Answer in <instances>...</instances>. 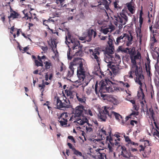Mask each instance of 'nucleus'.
I'll use <instances>...</instances> for the list:
<instances>
[{
  "label": "nucleus",
  "mask_w": 159,
  "mask_h": 159,
  "mask_svg": "<svg viewBox=\"0 0 159 159\" xmlns=\"http://www.w3.org/2000/svg\"><path fill=\"white\" fill-rule=\"evenodd\" d=\"M109 136H107V137L106 140L107 141H109L110 143L111 144L112 146H118L120 148L121 146L119 145V143L117 141L116 139H113L111 137V131H110L108 132Z\"/></svg>",
  "instance_id": "obj_19"
},
{
  "label": "nucleus",
  "mask_w": 159,
  "mask_h": 159,
  "mask_svg": "<svg viewBox=\"0 0 159 159\" xmlns=\"http://www.w3.org/2000/svg\"><path fill=\"white\" fill-rule=\"evenodd\" d=\"M113 30V27L112 26L109 28H107L104 29H101V32L104 34H107L109 32H111Z\"/></svg>",
  "instance_id": "obj_31"
},
{
  "label": "nucleus",
  "mask_w": 159,
  "mask_h": 159,
  "mask_svg": "<svg viewBox=\"0 0 159 159\" xmlns=\"http://www.w3.org/2000/svg\"><path fill=\"white\" fill-rule=\"evenodd\" d=\"M130 150H131L132 152H135V151H137V148H134V147L132 148H130Z\"/></svg>",
  "instance_id": "obj_63"
},
{
  "label": "nucleus",
  "mask_w": 159,
  "mask_h": 159,
  "mask_svg": "<svg viewBox=\"0 0 159 159\" xmlns=\"http://www.w3.org/2000/svg\"><path fill=\"white\" fill-rule=\"evenodd\" d=\"M99 85L100 86L99 92H100V95L104 98H105L106 95L103 94L102 93L107 92H112L114 91L119 90L117 84L111 82L107 78H105V81H101Z\"/></svg>",
  "instance_id": "obj_3"
},
{
  "label": "nucleus",
  "mask_w": 159,
  "mask_h": 159,
  "mask_svg": "<svg viewBox=\"0 0 159 159\" xmlns=\"http://www.w3.org/2000/svg\"><path fill=\"white\" fill-rule=\"evenodd\" d=\"M83 61L84 60L81 58H75L73 59L72 61L70 63L69 65L76 68L83 65Z\"/></svg>",
  "instance_id": "obj_17"
},
{
  "label": "nucleus",
  "mask_w": 159,
  "mask_h": 159,
  "mask_svg": "<svg viewBox=\"0 0 159 159\" xmlns=\"http://www.w3.org/2000/svg\"><path fill=\"white\" fill-rule=\"evenodd\" d=\"M110 113L111 114H112V115H113L116 119L119 122H120V119H122V116H121L119 113L113 111H111Z\"/></svg>",
  "instance_id": "obj_26"
},
{
  "label": "nucleus",
  "mask_w": 159,
  "mask_h": 159,
  "mask_svg": "<svg viewBox=\"0 0 159 159\" xmlns=\"http://www.w3.org/2000/svg\"><path fill=\"white\" fill-rule=\"evenodd\" d=\"M123 11V12H124V13H125V14L126 15V16L127 17V15H128L129 16H131V13H128L127 12V11H125V10H122V11L120 13H122V11Z\"/></svg>",
  "instance_id": "obj_58"
},
{
  "label": "nucleus",
  "mask_w": 159,
  "mask_h": 159,
  "mask_svg": "<svg viewBox=\"0 0 159 159\" xmlns=\"http://www.w3.org/2000/svg\"><path fill=\"white\" fill-rule=\"evenodd\" d=\"M130 102L134 105V107L135 106V102L134 100H131L130 101Z\"/></svg>",
  "instance_id": "obj_62"
},
{
  "label": "nucleus",
  "mask_w": 159,
  "mask_h": 159,
  "mask_svg": "<svg viewBox=\"0 0 159 159\" xmlns=\"http://www.w3.org/2000/svg\"><path fill=\"white\" fill-rule=\"evenodd\" d=\"M65 0H56V3L59 6L63 7L66 5H63Z\"/></svg>",
  "instance_id": "obj_37"
},
{
  "label": "nucleus",
  "mask_w": 159,
  "mask_h": 159,
  "mask_svg": "<svg viewBox=\"0 0 159 159\" xmlns=\"http://www.w3.org/2000/svg\"><path fill=\"white\" fill-rule=\"evenodd\" d=\"M18 16L19 14L17 13L15 11H13L11 13L10 16H8V17L9 19L12 18H16L18 17Z\"/></svg>",
  "instance_id": "obj_36"
},
{
  "label": "nucleus",
  "mask_w": 159,
  "mask_h": 159,
  "mask_svg": "<svg viewBox=\"0 0 159 159\" xmlns=\"http://www.w3.org/2000/svg\"><path fill=\"white\" fill-rule=\"evenodd\" d=\"M145 68L146 71L148 75L150 77L152 75V74L151 73V66L150 64V60L149 59H147V61L145 63Z\"/></svg>",
  "instance_id": "obj_23"
},
{
  "label": "nucleus",
  "mask_w": 159,
  "mask_h": 159,
  "mask_svg": "<svg viewBox=\"0 0 159 159\" xmlns=\"http://www.w3.org/2000/svg\"><path fill=\"white\" fill-rule=\"evenodd\" d=\"M44 63L45 64V69L47 70L50 69V68L52 67V64L49 60H48V61H45Z\"/></svg>",
  "instance_id": "obj_27"
},
{
  "label": "nucleus",
  "mask_w": 159,
  "mask_h": 159,
  "mask_svg": "<svg viewBox=\"0 0 159 159\" xmlns=\"http://www.w3.org/2000/svg\"><path fill=\"white\" fill-rule=\"evenodd\" d=\"M88 34H89V41H91L92 39V37L93 36V34L94 37L95 38L96 35L97 33L96 31H94L93 29H91L90 30L88 31Z\"/></svg>",
  "instance_id": "obj_30"
},
{
  "label": "nucleus",
  "mask_w": 159,
  "mask_h": 159,
  "mask_svg": "<svg viewBox=\"0 0 159 159\" xmlns=\"http://www.w3.org/2000/svg\"><path fill=\"white\" fill-rule=\"evenodd\" d=\"M82 65L77 68V75L79 79V82L81 83L87 82L88 83L92 79L91 76L89 75H85V70L84 68Z\"/></svg>",
  "instance_id": "obj_5"
},
{
  "label": "nucleus",
  "mask_w": 159,
  "mask_h": 159,
  "mask_svg": "<svg viewBox=\"0 0 159 159\" xmlns=\"http://www.w3.org/2000/svg\"><path fill=\"white\" fill-rule=\"evenodd\" d=\"M51 47L52 48V50L55 52L54 49L57 48V43L54 39H51Z\"/></svg>",
  "instance_id": "obj_35"
},
{
  "label": "nucleus",
  "mask_w": 159,
  "mask_h": 159,
  "mask_svg": "<svg viewBox=\"0 0 159 159\" xmlns=\"http://www.w3.org/2000/svg\"><path fill=\"white\" fill-rule=\"evenodd\" d=\"M81 118L82 119H79L77 120H75L74 122L76 123V125L78 124L80 125H83L84 123H86L88 125V126L91 127H93V124H91L89 123V120L86 117L83 116Z\"/></svg>",
  "instance_id": "obj_18"
},
{
  "label": "nucleus",
  "mask_w": 159,
  "mask_h": 159,
  "mask_svg": "<svg viewBox=\"0 0 159 159\" xmlns=\"http://www.w3.org/2000/svg\"><path fill=\"white\" fill-rule=\"evenodd\" d=\"M65 91L66 93L67 96L68 97L69 96L70 98L72 99H73L74 98V95L77 93L75 92L71 91L70 90H65Z\"/></svg>",
  "instance_id": "obj_32"
},
{
  "label": "nucleus",
  "mask_w": 159,
  "mask_h": 159,
  "mask_svg": "<svg viewBox=\"0 0 159 159\" xmlns=\"http://www.w3.org/2000/svg\"><path fill=\"white\" fill-rule=\"evenodd\" d=\"M69 117L67 113H62L58 117V121L62 126H66L67 124L68 120Z\"/></svg>",
  "instance_id": "obj_14"
},
{
  "label": "nucleus",
  "mask_w": 159,
  "mask_h": 159,
  "mask_svg": "<svg viewBox=\"0 0 159 159\" xmlns=\"http://www.w3.org/2000/svg\"><path fill=\"white\" fill-rule=\"evenodd\" d=\"M76 97L78 101L83 105L86 104V98L85 95L82 94L76 93Z\"/></svg>",
  "instance_id": "obj_21"
},
{
  "label": "nucleus",
  "mask_w": 159,
  "mask_h": 159,
  "mask_svg": "<svg viewBox=\"0 0 159 159\" xmlns=\"http://www.w3.org/2000/svg\"><path fill=\"white\" fill-rule=\"evenodd\" d=\"M55 101H56L57 107L58 109H66L70 107V102L69 99L66 98L63 99V102L60 100L58 97L55 96Z\"/></svg>",
  "instance_id": "obj_10"
},
{
  "label": "nucleus",
  "mask_w": 159,
  "mask_h": 159,
  "mask_svg": "<svg viewBox=\"0 0 159 159\" xmlns=\"http://www.w3.org/2000/svg\"><path fill=\"white\" fill-rule=\"evenodd\" d=\"M131 145H133L134 147H136L138 145V144L131 141L130 142H128L127 144H126V145L127 146H130Z\"/></svg>",
  "instance_id": "obj_43"
},
{
  "label": "nucleus",
  "mask_w": 159,
  "mask_h": 159,
  "mask_svg": "<svg viewBox=\"0 0 159 159\" xmlns=\"http://www.w3.org/2000/svg\"><path fill=\"white\" fill-rule=\"evenodd\" d=\"M23 12L25 15L24 17H25L27 20L31 18V14L30 11H29L27 10H24Z\"/></svg>",
  "instance_id": "obj_28"
},
{
  "label": "nucleus",
  "mask_w": 159,
  "mask_h": 159,
  "mask_svg": "<svg viewBox=\"0 0 159 159\" xmlns=\"http://www.w3.org/2000/svg\"><path fill=\"white\" fill-rule=\"evenodd\" d=\"M149 111L150 113V116L151 118L154 120V115H155L154 111L152 108H150L149 109Z\"/></svg>",
  "instance_id": "obj_44"
},
{
  "label": "nucleus",
  "mask_w": 159,
  "mask_h": 159,
  "mask_svg": "<svg viewBox=\"0 0 159 159\" xmlns=\"http://www.w3.org/2000/svg\"><path fill=\"white\" fill-rule=\"evenodd\" d=\"M84 112H85V114H87L88 115H89L91 116H93V113L92 111L90 109H89L88 110H85L84 109Z\"/></svg>",
  "instance_id": "obj_45"
},
{
  "label": "nucleus",
  "mask_w": 159,
  "mask_h": 159,
  "mask_svg": "<svg viewBox=\"0 0 159 159\" xmlns=\"http://www.w3.org/2000/svg\"><path fill=\"white\" fill-rule=\"evenodd\" d=\"M1 16H2L1 20H2L3 21V22H4V21L5 20V16L4 15H1Z\"/></svg>",
  "instance_id": "obj_61"
},
{
  "label": "nucleus",
  "mask_w": 159,
  "mask_h": 159,
  "mask_svg": "<svg viewBox=\"0 0 159 159\" xmlns=\"http://www.w3.org/2000/svg\"><path fill=\"white\" fill-rule=\"evenodd\" d=\"M114 17L118 22L121 23L118 26L120 29L123 28V25H125L128 21V18L126 16L125 14L124 13L123 11L122 13H118L117 15L115 16Z\"/></svg>",
  "instance_id": "obj_11"
},
{
  "label": "nucleus",
  "mask_w": 159,
  "mask_h": 159,
  "mask_svg": "<svg viewBox=\"0 0 159 159\" xmlns=\"http://www.w3.org/2000/svg\"><path fill=\"white\" fill-rule=\"evenodd\" d=\"M86 37H80L79 39L83 41V40H85L86 41H87L88 42H89L90 41H89V40L88 39H87V38L86 39Z\"/></svg>",
  "instance_id": "obj_56"
},
{
  "label": "nucleus",
  "mask_w": 159,
  "mask_h": 159,
  "mask_svg": "<svg viewBox=\"0 0 159 159\" xmlns=\"http://www.w3.org/2000/svg\"><path fill=\"white\" fill-rule=\"evenodd\" d=\"M119 83L121 84V85H122L124 87H126L127 88H129L130 86L128 83L126 82L125 81H120L119 82Z\"/></svg>",
  "instance_id": "obj_38"
},
{
  "label": "nucleus",
  "mask_w": 159,
  "mask_h": 159,
  "mask_svg": "<svg viewBox=\"0 0 159 159\" xmlns=\"http://www.w3.org/2000/svg\"><path fill=\"white\" fill-rule=\"evenodd\" d=\"M89 51L90 52H92L91 54L93 59H94L95 61H96L98 64V66H99L101 63V59L99 57L101 51L100 48H96L94 50L90 49Z\"/></svg>",
  "instance_id": "obj_12"
},
{
  "label": "nucleus",
  "mask_w": 159,
  "mask_h": 159,
  "mask_svg": "<svg viewBox=\"0 0 159 159\" xmlns=\"http://www.w3.org/2000/svg\"><path fill=\"white\" fill-rule=\"evenodd\" d=\"M114 58H115L114 60V63H117V61H116V60H118V61H120V56L116 54L115 55V57H114Z\"/></svg>",
  "instance_id": "obj_47"
},
{
  "label": "nucleus",
  "mask_w": 159,
  "mask_h": 159,
  "mask_svg": "<svg viewBox=\"0 0 159 159\" xmlns=\"http://www.w3.org/2000/svg\"><path fill=\"white\" fill-rule=\"evenodd\" d=\"M140 90L138 92L137 96L139 99L144 100L145 95L143 92V90L141 87H140Z\"/></svg>",
  "instance_id": "obj_25"
},
{
  "label": "nucleus",
  "mask_w": 159,
  "mask_h": 159,
  "mask_svg": "<svg viewBox=\"0 0 159 159\" xmlns=\"http://www.w3.org/2000/svg\"><path fill=\"white\" fill-rule=\"evenodd\" d=\"M141 58V54L139 52H138L136 55L130 58L131 61L132 63V67L130 71L129 72V78H133L132 74H134L136 77L135 79V82L141 86L142 82L144 79V76L143 74V70L142 66L138 63L137 65L136 60L139 59Z\"/></svg>",
  "instance_id": "obj_2"
},
{
  "label": "nucleus",
  "mask_w": 159,
  "mask_h": 159,
  "mask_svg": "<svg viewBox=\"0 0 159 159\" xmlns=\"http://www.w3.org/2000/svg\"><path fill=\"white\" fill-rule=\"evenodd\" d=\"M153 28L156 29L155 30V33L159 35V20L156 22L153 26Z\"/></svg>",
  "instance_id": "obj_34"
},
{
  "label": "nucleus",
  "mask_w": 159,
  "mask_h": 159,
  "mask_svg": "<svg viewBox=\"0 0 159 159\" xmlns=\"http://www.w3.org/2000/svg\"><path fill=\"white\" fill-rule=\"evenodd\" d=\"M11 31H10V32L11 34H13L12 32L14 31V30L15 29V28L14 26H12L10 29Z\"/></svg>",
  "instance_id": "obj_64"
},
{
  "label": "nucleus",
  "mask_w": 159,
  "mask_h": 159,
  "mask_svg": "<svg viewBox=\"0 0 159 159\" xmlns=\"http://www.w3.org/2000/svg\"><path fill=\"white\" fill-rule=\"evenodd\" d=\"M111 109L110 107L107 106H105L104 110L100 109L99 113L98 115V120L105 122L107 119V115L110 118H112V114L109 112V110Z\"/></svg>",
  "instance_id": "obj_9"
},
{
  "label": "nucleus",
  "mask_w": 159,
  "mask_h": 159,
  "mask_svg": "<svg viewBox=\"0 0 159 159\" xmlns=\"http://www.w3.org/2000/svg\"><path fill=\"white\" fill-rule=\"evenodd\" d=\"M98 2L99 3L98 6L102 9H104L103 8L104 7L107 9L109 8L108 2L107 0L98 1Z\"/></svg>",
  "instance_id": "obj_20"
},
{
  "label": "nucleus",
  "mask_w": 159,
  "mask_h": 159,
  "mask_svg": "<svg viewBox=\"0 0 159 159\" xmlns=\"http://www.w3.org/2000/svg\"><path fill=\"white\" fill-rule=\"evenodd\" d=\"M126 49L128 50V53L130 55V58L133 57L136 54V51L135 48L134 47L130 48H127Z\"/></svg>",
  "instance_id": "obj_29"
},
{
  "label": "nucleus",
  "mask_w": 159,
  "mask_h": 159,
  "mask_svg": "<svg viewBox=\"0 0 159 159\" xmlns=\"http://www.w3.org/2000/svg\"><path fill=\"white\" fill-rule=\"evenodd\" d=\"M108 44L109 46L108 49H107L105 52V57L104 58V61L108 64H111V63L114 62L115 58L112 55L114 53V47L112 44V40L110 38H108Z\"/></svg>",
  "instance_id": "obj_4"
},
{
  "label": "nucleus",
  "mask_w": 159,
  "mask_h": 159,
  "mask_svg": "<svg viewBox=\"0 0 159 159\" xmlns=\"http://www.w3.org/2000/svg\"><path fill=\"white\" fill-rule=\"evenodd\" d=\"M124 137L125 139V141L126 142H130L131 141L130 139H129L128 136H126L125 134H124Z\"/></svg>",
  "instance_id": "obj_48"
},
{
  "label": "nucleus",
  "mask_w": 159,
  "mask_h": 159,
  "mask_svg": "<svg viewBox=\"0 0 159 159\" xmlns=\"http://www.w3.org/2000/svg\"><path fill=\"white\" fill-rule=\"evenodd\" d=\"M126 6L128 8V10L131 13V14H133L135 12V10L134 9V7L132 5V2H129L127 3L126 4Z\"/></svg>",
  "instance_id": "obj_24"
},
{
  "label": "nucleus",
  "mask_w": 159,
  "mask_h": 159,
  "mask_svg": "<svg viewBox=\"0 0 159 159\" xmlns=\"http://www.w3.org/2000/svg\"><path fill=\"white\" fill-rule=\"evenodd\" d=\"M73 154L76 155L77 156L81 157L82 156V153L78 150L76 149L75 148H73Z\"/></svg>",
  "instance_id": "obj_39"
},
{
  "label": "nucleus",
  "mask_w": 159,
  "mask_h": 159,
  "mask_svg": "<svg viewBox=\"0 0 159 159\" xmlns=\"http://www.w3.org/2000/svg\"><path fill=\"white\" fill-rule=\"evenodd\" d=\"M65 43L69 48L67 53L68 60H71L74 56L82 57V46L81 45L79 41L76 39H73V36L68 33L66 37Z\"/></svg>",
  "instance_id": "obj_1"
},
{
  "label": "nucleus",
  "mask_w": 159,
  "mask_h": 159,
  "mask_svg": "<svg viewBox=\"0 0 159 159\" xmlns=\"http://www.w3.org/2000/svg\"><path fill=\"white\" fill-rule=\"evenodd\" d=\"M143 21V17H139V26L138 27H136L135 29L137 37L139 38V42L140 44H141L142 38L143 36L141 29Z\"/></svg>",
  "instance_id": "obj_15"
},
{
  "label": "nucleus",
  "mask_w": 159,
  "mask_h": 159,
  "mask_svg": "<svg viewBox=\"0 0 159 159\" xmlns=\"http://www.w3.org/2000/svg\"><path fill=\"white\" fill-rule=\"evenodd\" d=\"M84 111V107L83 105H80L76 107L75 108L72 109V115L69 119V120H73L76 119L77 120L84 116L83 113Z\"/></svg>",
  "instance_id": "obj_6"
},
{
  "label": "nucleus",
  "mask_w": 159,
  "mask_h": 159,
  "mask_svg": "<svg viewBox=\"0 0 159 159\" xmlns=\"http://www.w3.org/2000/svg\"><path fill=\"white\" fill-rule=\"evenodd\" d=\"M149 29H150V31L152 33V34H154V33H155V30H152V25H151V26H150Z\"/></svg>",
  "instance_id": "obj_59"
},
{
  "label": "nucleus",
  "mask_w": 159,
  "mask_h": 159,
  "mask_svg": "<svg viewBox=\"0 0 159 159\" xmlns=\"http://www.w3.org/2000/svg\"><path fill=\"white\" fill-rule=\"evenodd\" d=\"M157 35L155 34H152V35H151L150 39L152 43L151 45V49H152V50L154 51V54L157 57V61L155 65V70L158 74L159 77H158V79L159 80V48L158 49V52H157V50H156L157 48H153L154 43L157 42L156 39V37Z\"/></svg>",
  "instance_id": "obj_7"
},
{
  "label": "nucleus",
  "mask_w": 159,
  "mask_h": 159,
  "mask_svg": "<svg viewBox=\"0 0 159 159\" xmlns=\"http://www.w3.org/2000/svg\"><path fill=\"white\" fill-rule=\"evenodd\" d=\"M108 148H109V152H112L113 151V148H112V146H111L109 143H108Z\"/></svg>",
  "instance_id": "obj_55"
},
{
  "label": "nucleus",
  "mask_w": 159,
  "mask_h": 159,
  "mask_svg": "<svg viewBox=\"0 0 159 159\" xmlns=\"http://www.w3.org/2000/svg\"><path fill=\"white\" fill-rule=\"evenodd\" d=\"M75 69H76V68L73 67L69 65L68 69L67 70L64 71V72L62 75L63 77H64L65 79H66L67 80H69V78L73 76Z\"/></svg>",
  "instance_id": "obj_16"
},
{
  "label": "nucleus",
  "mask_w": 159,
  "mask_h": 159,
  "mask_svg": "<svg viewBox=\"0 0 159 159\" xmlns=\"http://www.w3.org/2000/svg\"><path fill=\"white\" fill-rule=\"evenodd\" d=\"M67 145L69 146V148L70 149H72V151H73V148H74L72 144H71L70 143H67Z\"/></svg>",
  "instance_id": "obj_57"
},
{
  "label": "nucleus",
  "mask_w": 159,
  "mask_h": 159,
  "mask_svg": "<svg viewBox=\"0 0 159 159\" xmlns=\"http://www.w3.org/2000/svg\"><path fill=\"white\" fill-rule=\"evenodd\" d=\"M38 87L39 88H41L40 89V90L41 92V96H42L43 95V92L44 90V88L45 87V86L43 84H39L38 85Z\"/></svg>",
  "instance_id": "obj_40"
},
{
  "label": "nucleus",
  "mask_w": 159,
  "mask_h": 159,
  "mask_svg": "<svg viewBox=\"0 0 159 159\" xmlns=\"http://www.w3.org/2000/svg\"><path fill=\"white\" fill-rule=\"evenodd\" d=\"M139 115V113L138 112H136L134 111L132 112L130 115V116H132V115H135V116H138Z\"/></svg>",
  "instance_id": "obj_60"
},
{
  "label": "nucleus",
  "mask_w": 159,
  "mask_h": 159,
  "mask_svg": "<svg viewBox=\"0 0 159 159\" xmlns=\"http://www.w3.org/2000/svg\"><path fill=\"white\" fill-rule=\"evenodd\" d=\"M93 127H91L88 126H86L85 128L87 132H92Z\"/></svg>",
  "instance_id": "obj_46"
},
{
  "label": "nucleus",
  "mask_w": 159,
  "mask_h": 159,
  "mask_svg": "<svg viewBox=\"0 0 159 159\" xmlns=\"http://www.w3.org/2000/svg\"><path fill=\"white\" fill-rule=\"evenodd\" d=\"M35 65L37 66H41L42 67L43 66V61H40L37 60H34Z\"/></svg>",
  "instance_id": "obj_42"
},
{
  "label": "nucleus",
  "mask_w": 159,
  "mask_h": 159,
  "mask_svg": "<svg viewBox=\"0 0 159 159\" xmlns=\"http://www.w3.org/2000/svg\"><path fill=\"white\" fill-rule=\"evenodd\" d=\"M153 134L155 137H157L159 138V132L157 130H156L154 132Z\"/></svg>",
  "instance_id": "obj_50"
},
{
  "label": "nucleus",
  "mask_w": 159,
  "mask_h": 159,
  "mask_svg": "<svg viewBox=\"0 0 159 159\" xmlns=\"http://www.w3.org/2000/svg\"><path fill=\"white\" fill-rule=\"evenodd\" d=\"M68 138L69 139L71 140L74 143H75V141L74 138V137L72 136H69L68 137Z\"/></svg>",
  "instance_id": "obj_52"
},
{
  "label": "nucleus",
  "mask_w": 159,
  "mask_h": 159,
  "mask_svg": "<svg viewBox=\"0 0 159 159\" xmlns=\"http://www.w3.org/2000/svg\"><path fill=\"white\" fill-rule=\"evenodd\" d=\"M100 131L102 132L103 134L106 135H107L108 134L107 133L104 127H103L101 129Z\"/></svg>",
  "instance_id": "obj_49"
},
{
  "label": "nucleus",
  "mask_w": 159,
  "mask_h": 159,
  "mask_svg": "<svg viewBox=\"0 0 159 159\" xmlns=\"http://www.w3.org/2000/svg\"><path fill=\"white\" fill-rule=\"evenodd\" d=\"M120 149L121 152L120 155L124 158L126 159H134L135 157L130 152L129 150H127L124 146H121Z\"/></svg>",
  "instance_id": "obj_13"
},
{
  "label": "nucleus",
  "mask_w": 159,
  "mask_h": 159,
  "mask_svg": "<svg viewBox=\"0 0 159 159\" xmlns=\"http://www.w3.org/2000/svg\"><path fill=\"white\" fill-rule=\"evenodd\" d=\"M41 48L42 49L44 52H47L48 49V47L47 46H41Z\"/></svg>",
  "instance_id": "obj_54"
},
{
  "label": "nucleus",
  "mask_w": 159,
  "mask_h": 159,
  "mask_svg": "<svg viewBox=\"0 0 159 159\" xmlns=\"http://www.w3.org/2000/svg\"><path fill=\"white\" fill-rule=\"evenodd\" d=\"M51 21L53 22V23L54 22V20L52 19V17H50L49 19H48V20H43V25H45V26H47V25L45 24V22H46L47 23H48L49 22H50Z\"/></svg>",
  "instance_id": "obj_41"
},
{
  "label": "nucleus",
  "mask_w": 159,
  "mask_h": 159,
  "mask_svg": "<svg viewBox=\"0 0 159 159\" xmlns=\"http://www.w3.org/2000/svg\"><path fill=\"white\" fill-rule=\"evenodd\" d=\"M98 36L100 39L102 40H104L108 37L107 36H102L101 35H98Z\"/></svg>",
  "instance_id": "obj_53"
},
{
  "label": "nucleus",
  "mask_w": 159,
  "mask_h": 159,
  "mask_svg": "<svg viewBox=\"0 0 159 159\" xmlns=\"http://www.w3.org/2000/svg\"><path fill=\"white\" fill-rule=\"evenodd\" d=\"M133 37L130 34L129 35L127 34H123L121 36L117 37L115 42L116 45H119L120 43L125 42L126 45L129 46L132 43Z\"/></svg>",
  "instance_id": "obj_8"
},
{
  "label": "nucleus",
  "mask_w": 159,
  "mask_h": 159,
  "mask_svg": "<svg viewBox=\"0 0 159 159\" xmlns=\"http://www.w3.org/2000/svg\"><path fill=\"white\" fill-rule=\"evenodd\" d=\"M97 88L98 84L96 83L95 86V93L97 94H98L99 93H100V92H99V90L98 91H98Z\"/></svg>",
  "instance_id": "obj_51"
},
{
  "label": "nucleus",
  "mask_w": 159,
  "mask_h": 159,
  "mask_svg": "<svg viewBox=\"0 0 159 159\" xmlns=\"http://www.w3.org/2000/svg\"><path fill=\"white\" fill-rule=\"evenodd\" d=\"M107 66L108 68H110L112 72L115 75L119 74L120 69L119 68L115 66V65L110 64H108Z\"/></svg>",
  "instance_id": "obj_22"
},
{
  "label": "nucleus",
  "mask_w": 159,
  "mask_h": 159,
  "mask_svg": "<svg viewBox=\"0 0 159 159\" xmlns=\"http://www.w3.org/2000/svg\"><path fill=\"white\" fill-rule=\"evenodd\" d=\"M102 150V149H97L96 150L97 154L98 155V158L99 159H104V156L102 155V153L100 152V151Z\"/></svg>",
  "instance_id": "obj_33"
}]
</instances>
